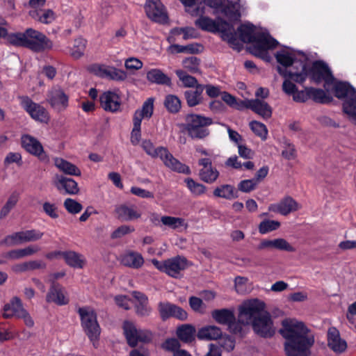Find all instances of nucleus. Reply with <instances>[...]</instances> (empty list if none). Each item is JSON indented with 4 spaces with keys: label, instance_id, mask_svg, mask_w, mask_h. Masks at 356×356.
Segmentation results:
<instances>
[{
    "label": "nucleus",
    "instance_id": "obj_25",
    "mask_svg": "<svg viewBox=\"0 0 356 356\" xmlns=\"http://www.w3.org/2000/svg\"><path fill=\"white\" fill-rule=\"evenodd\" d=\"M100 104L105 111L117 112L120 108L121 101L117 93L107 91L100 96Z\"/></svg>",
    "mask_w": 356,
    "mask_h": 356
},
{
    "label": "nucleus",
    "instance_id": "obj_3",
    "mask_svg": "<svg viewBox=\"0 0 356 356\" xmlns=\"http://www.w3.org/2000/svg\"><path fill=\"white\" fill-rule=\"evenodd\" d=\"M265 303L258 299L246 300L239 307L238 322L252 324L254 331L264 337L274 334L275 327L269 314L264 311Z\"/></svg>",
    "mask_w": 356,
    "mask_h": 356
},
{
    "label": "nucleus",
    "instance_id": "obj_51",
    "mask_svg": "<svg viewBox=\"0 0 356 356\" xmlns=\"http://www.w3.org/2000/svg\"><path fill=\"white\" fill-rule=\"evenodd\" d=\"M280 226L278 221L273 220H265L260 222L259 225V232L261 234L277 229Z\"/></svg>",
    "mask_w": 356,
    "mask_h": 356
},
{
    "label": "nucleus",
    "instance_id": "obj_40",
    "mask_svg": "<svg viewBox=\"0 0 356 356\" xmlns=\"http://www.w3.org/2000/svg\"><path fill=\"white\" fill-rule=\"evenodd\" d=\"M24 231L14 232L6 236L1 242V245L8 247L15 246L26 243Z\"/></svg>",
    "mask_w": 356,
    "mask_h": 356
},
{
    "label": "nucleus",
    "instance_id": "obj_44",
    "mask_svg": "<svg viewBox=\"0 0 356 356\" xmlns=\"http://www.w3.org/2000/svg\"><path fill=\"white\" fill-rule=\"evenodd\" d=\"M1 38H5L6 41L11 44L26 47V32L8 33V29H6V35L1 36Z\"/></svg>",
    "mask_w": 356,
    "mask_h": 356
},
{
    "label": "nucleus",
    "instance_id": "obj_49",
    "mask_svg": "<svg viewBox=\"0 0 356 356\" xmlns=\"http://www.w3.org/2000/svg\"><path fill=\"white\" fill-rule=\"evenodd\" d=\"M164 105L170 113H177L181 108V102L179 99L172 95H169L165 97Z\"/></svg>",
    "mask_w": 356,
    "mask_h": 356
},
{
    "label": "nucleus",
    "instance_id": "obj_33",
    "mask_svg": "<svg viewBox=\"0 0 356 356\" xmlns=\"http://www.w3.org/2000/svg\"><path fill=\"white\" fill-rule=\"evenodd\" d=\"M121 262L126 266L132 268H139L143 265L144 259L140 253L129 251L122 255Z\"/></svg>",
    "mask_w": 356,
    "mask_h": 356
},
{
    "label": "nucleus",
    "instance_id": "obj_2",
    "mask_svg": "<svg viewBox=\"0 0 356 356\" xmlns=\"http://www.w3.org/2000/svg\"><path fill=\"white\" fill-rule=\"evenodd\" d=\"M282 325L280 332L286 340V354L288 356H308L314 339L309 334L307 327L296 319H285Z\"/></svg>",
    "mask_w": 356,
    "mask_h": 356
},
{
    "label": "nucleus",
    "instance_id": "obj_20",
    "mask_svg": "<svg viewBox=\"0 0 356 356\" xmlns=\"http://www.w3.org/2000/svg\"><path fill=\"white\" fill-rule=\"evenodd\" d=\"M300 208L301 206L295 200L291 197H286L277 203L270 204L268 210L286 216L291 212L298 211Z\"/></svg>",
    "mask_w": 356,
    "mask_h": 356
},
{
    "label": "nucleus",
    "instance_id": "obj_15",
    "mask_svg": "<svg viewBox=\"0 0 356 356\" xmlns=\"http://www.w3.org/2000/svg\"><path fill=\"white\" fill-rule=\"evenodd\" d=\"M47 101L57 112L65 111L69 106V96L62 88L58 86L48 91Z\"/></svg>",
    "mask_w": 356,
    "mask_h": 356
},
{
    "label": "nucleus",
    "instance_id": "obj_9",
    "mask_svg": "<svg viewBox=\"0 0 356 356\" xmlns=\"http://www.w3.org/2000/svg\"><path fill=\"white\" fill-rule=\"evenodd\" d=\"M79 314L84 331L95 346V342L100 334V327L95 311L90 307H82L79 309Z\"/></svg>",
    "mask_w": 356,
    "mask_h": 356
},
{
    "label": "nucleus",
    "instance_id": "obj_64",
    "mask_svg": "<svg viewBox=\"0 0 356 356\" xmlns=\"http://www.w3.org/2000/svg\"><path fill=\"white\" fill-rule=\"evenodd\" d=\"M44 213L51 218H57L58 217L57 207L54 204L46 202L42 205Z\"/></svg>",
    "mask_w": 356,
    "mask_h": 356
},
{
    "label": "nucleus",
    "instance_id": "obj_50",
    "mask_svg": "<svg viewBox=\"0 0 356 356\" xmlns=\"http://www.w3.org/2000/svg\"><path fill=\"white\" fill-rule=\"evenodd\" d=\"M252 131L262 140H265L268 136V129L265 124L257 121H252L250 123Z\"/></svg>",
    "mask_w": 356,
    "mask_h": 356
},
{
    "label": "nucleus",
    "instance_id": "obj_1",
    "mask_svg": "<svg viewBox=\"0 0 356 356\" xmlns=\"http://www.w3.org/2000/svg\"><path fill=\"white\" fill-rule=\"evenodd\" d=\"M311 79L316 83L323 81L325 89L333 84L334 95L343 100L344 113L356 121V90L349 83L335 81L330 68L322 61H316L312 65Z\"/></svg>",
    "mask_w": 356,
    "mask_h": 356
},
{
    "label": "nucleus",
    "instance_id": "obj_48",
    "mask_svg": "<svg viewBox=\"0 0 356 356\" xmlns=\"http://www.w3.org/2000/svg\"><path fill=\"white\" fill-rule=\"evenodd\" d=\"M184 181L186 184L187 188L193 195L200 196L205 193L206 186L203 184L195 181L191 178H187Z\"/></svg>",
    "mask_w": 356,
    "mask_h": 356
},
{
    "label": "nucleus",
    "instance_id": "obj_55",
    "mask_svg": "<svg viewBox=\"0 0 356 356\" xmlns=\"http://www.w3.org/2000/svg\"><path fill=\"white\" fill-rule=\"evenodd\" d=\"M257 185V179H245L238 183V189L243 193H249L253 191Z\"/></svg>",
    "mask_w": 356,
    "mask_h": 356
},
{
    "label": "nucleus",
    "instance_id": "obj_10",
    "mask_svg": "<svg viewBox=\"0 0 356 356\" xmlns=\"http://www.w3.org/2000/svg\"><path fill=\"white\" fill-rule=\"evenodd\" d=\"M209 6L214 9L216 14H221L230 22L239 20L241 14L238 4L229 0H203Z\"/></svg>",
    "mask_w": 356,
    "mask_h": 356
},
{
    "label": "nucleus",
    "instance_id": "obj_57",
    "mask_svg": "<svg viewBox=\"0 0 356 356\" xmlns=\"http://www.w3.org/2000/svg\"><path fill=\"white\" fill-rule=\"evenodd\" d=\"M235 288L238 293H245L249 291L248 286V280L243 277H237L235 278Z\"/></svg>",
    "mask_w": 356,
    "mask_h": 356
},
{
    "label": "nucleus",
    "instance_id": "obj_58",
    "mask_svg": "<svg viewBox=\"0 0 356 356\" xmlns=\"http://www.w3.org/2000/svg\"><path fill=\"white\" fill-rule=\"evenodd\" d=\"M189 305L191 309L196 312L203 313L205 310V305L199 298L191 297L189 298Z\"/></svg>",
    "mask_w": 356,
    "mask_h": 356
},
{
    "label": "nucleus",
    "instance_id": "obj_17",
    "mask_svg": "<svg viewBox=\"0 0 356 356\" xmlns=\"http://www.w3.org/2000/svg\"><path fill=\"white\" fill-rule=\"evenodd\" d=\"M211 316L218 323L227 325L230 332H241V326L235 323V316L232 310L216 309L212 312Z\"/></svg>",
    "mask_w": 356,
    "mask_h": 356
},
{
    "label": "nucleus",
    "instance_id": "obj_32",
    "mask_svg": "<svg viewBox=\"0 0 356 356\" xmlns=\"http://www.w3.org/2000/svg\"><path fill=\"white\" fill-rule=\"evenodd\" d=\"M154 99L149 97L144 102L142 108L135 111L133 119L142 122L143 119H149L154 112Z\"/></svg>",
    "mask_w": 356,
    "mask_h": 356
},
{
    "label": "nucleus",
    "instance_id": "obj_61",
    "mask_svg": "<svg viewBox=\"0 0 356 356\" xmlns=\"http://www.w3.org/2000/svg\"><path fill=\"white\" fill-rule=\"evenodd\" d=\"M3 259L6 262L7 260H18L23 258L21 248L14 249L4 252L1 254Z\"/></svg>",
    "mask_w": 356,
    "mask_h": 356
},
{
    "label": "nucleus",
    "instance_id": "obj_37",
    "mask_svg": "<svg viewBox=\"0 0 356 356\" xmlns=\"http://www.w3.org/2000/svg\"><path fill=\"white\" fill-rule=\"evenodd\" d=\"M29 15L33 19L42 24H51L56 19L55 13L50 9L41 10H33L29 12Z\"/></svg>",
    "mask_w": 356,
    "mask_h": 356
},
{
    "label": "nucleus",
    "instance_id": "obj_41",
    "mask_svg": "<svg viewBox=\"0 0 356 356\" xmlns=\"http://www.w3.org/2000/svg\"><path fill=\"white\" fill-rule=\"evenodd\" d=\"M19 200V193L17 191L12 193L8 197L6 202L0 211V218H6L10 211L16 206Z\"/></svg>",
    "mask_w": 356,
    "mask_h": 356
},
{
    "label": "nucleus",
    "instance_id": "obj_27",
    "mask_svg": "<svg viewBox=\"0 0 356 356\" xmlns=\"http://www.w3.org/2000/svg\"><path fill=\"white\" fill-rule=\"evenodd\" d=\"M46 300L48 302H54L58 305L68 303L65 289L59 284H53L47 294Z\"/></svg>",
    "mask_w": 356,
    "mask_h": 356
},
{
    "label": "nucleus",
    "instance_id": "obj_24",
    "mask_svg": "<svg viewBox=\"0 0 356 356\" xmlns=\"http://www.w3.org/2000/svg\"><path fill=\"white\" fill-rule=\"evenodd\" d=\"M257 249L259 250L276 249L287 252L295 251V248L286 240L282 238L273 240L264 239L258 245Z\"/></svg>",
    "mask_w": 356,
    "mask_h": 356
},
{
    "label": "nucleus",
    "instance_id": "obj_43",
    "mask_svg": "<svg viewBox=\"0 0 356 356\" xmlns=\"http://www.w3.org/2000/svg\"><path fill=\"white\" fill-rule=\"evenodd\" d=\"M200 179L208 184H212L214 181H216V179L219 177V172L217 170L216 168H213V166L205 168H201L200 170Z\"/></svg>",
    "mask_w": 356,
    "mask_h": 356
},
{
    "label": "nucleus",
    "instance_id": "obj_12",
    "mask_svg": "<svg viewBox=\"0 0 356 356\" xmlns=\"http://www.w3.org/2000/svg\"><path fill=\"white\" fill-rule=\"evenodd\" d=\"M124 333L130 346H136L139 341L149 342L152 339V334L148 330L137 329L130 321H125L123 325Z\"/></svg>",
    "mask_w": 356,
    "mask_h": 356
},
{
    "label": "nucleus",
    "instance_id": "obj_39",
    "mask_svg": "<svg viewBox=\"0 0 356 356\" xmlns=\"http://www.w3.org/2000/svg\"><path fill=\"white\" fill-rule=\"evenodd\" d=\"M161 220L163 226L172 229L179 231L187 227L185 220L181 218L163 216H161Z\"/></svg>",
    "mask_w": 356,
    "mask_h": 356
},
{
    "label": "nucleus",
    "instance_id": "obj_6",
    "mask_svg": "<svg viewBox=\"0 0 356 356\" xmlns=\"http://www.w3.org/2000/svg\"><path fill=\"white\" fill-rule=\"evenodd\" d=\"M195 25L202 30L216 33L220 32L223 40L231 45L238 44L237 34L232 24L218 18L215 21L208 17L201 16L195 22Z\"/></svg>",
    "mask_w": 356,
    "mask_h": 356
},
{
    "label": "nucleus",
    "instance_id": "obj_52",
    "mask_svg": "<svg viewBox=\"0 0 356 356\" xmlns=\"http://www.w3.org/2000/svg\"><path fill=\"white\" fill-rule=\"evenodd\" d=\"M141 122H138V120H135L133 119V129L131 133V143L134 145L139 144L141 138L140 131Z\"/></svg>",
    "mask_w": 356,
    "mask_h": 356
},
{
    "label": "nucleus",
    "instance_id": "obj_29",
    "mask_svg": "<svg viewBox=\"0 0 356 356\" xmlns=\"http://www.w3.org/2000/svg\"><path fill=\"white\" fill-rule=\"evenodd\" d=\"M245 106L264 119L270 118L272 115V108L264 100L259 99H249L245 102Z\"/></svg>",
    "mask_w": 356,
    "mask_h": 356
},
{
    "label": "nucleus",
    "instance_id": "obj_59",
    "mask_svg": "<svg viewBox=\"0 0 356 356\" xmlns=\"http://www.w3.org/2000/svg\"><path fill=\"white\" fill-rule=\"evenodd\" d=\"M26 243L33 242L42 238L44 233L37 229H29L24 231Z\"/></svg>",
    "mask_w": 356,
    "mask_h": 356
},
{
    "label": "nucleus",
    "instance_id": "obj_63",
    "mask_svg": "<svg viewBox=\"0 0 356 356\" xmlns=\"http://www.w3.org/2000/svg\"><path fill=\"white\" fill-rule=\"evenodd\" d=\"M219 344L225 350L232 351L235 346L234 341L229 336H224L219 338Z\"/></svg>",
    "mask_w": 356,
    "mask_h": 356
},
{
    "label": "nucleus",
    "instance_id": "obj_4",
    "mask_svg": "<svg viewBox=\"0 0 356 356\" xmlns=\"http://www.w3.org/2000/svg\"><path fill=\"white\" fill-rule=\"evenodd\" d=\"M275 58L280 65L277 71L283 77L289 76L293 81L302 83L309 75L311 76L312 67H309L308 58L302 52L285 47L276 53Z\"/></svg>",
    "mask_w": 356,
    "mask_h": 356
},
{
    "label": "nucleus",
    "instance_id": "obj_60",
    "mask_svg": "<svg viewBox=\"0 0 356 356\" xmlns=\"http://www.w3.org/2000/svg\"><path fill=\"white\" fill-rule=\"evenodd\" d=\"M134 231V228L129 225H122L118 227L112 234L113 238H121L124 235L130 234Z\"/></svg>",
    "mask_w": 356,
    "mask_h": 356
},
{
    "label": "nucleus",
    "instance_id": "obj_46",
    "mask_svg": "<svg viewBox=\"0 0 356 356\" xmlns=\"http://www.w3.org/2000/svg\"><path fill=\"white\" fill-rule=\"evenodd\" d=\"M175 73L184 87L195 88L198 85L197 79L188 74L185 71L182 70H177Z\"/></svg>",
    "mask_w": 356,
    "mask_h": 356
},
{
    "label": "nucleus",
    "instance_id": "obj_23",
    "mask_svg": "<svg viewBox=\"0 0 356 356\" xmlns=\"http://www.w3.org/2000/svg\"><path fill=\"white\" fill-rule=\"evenodd\" d=\"M187 267V261L181 257H175L165 261L164 273L168 275L177 277L181 271Z\"/></svg>",
    "mask_w": 356,
    "mask_h": 356
},
{
    "label": "nucleus",
    "instance_id": "obj_7",
    "mask_svg": "<svg viewBox=\"0 0 356 356\" xmlns=\"http://www.w3.org/2000/svg\"><path fill=\"white\" fill-rule=\"evenodd\" d=\"M141 146L144 151L152 158H160L165 166L170 169L184 174H189V168L176 159L168 150L163 147L155 148L149 140L142 142Z\"/></svg>",
    "mask_w": 356,
    "mask_h": 356
},
{
    "label": "nucleus",
    "instance_id": "obj_26",
    "mask_svg": "<svg viewBox=\"0 0 356 356\" xmlns=\"http://www.w3.org/2000/svg\"><path fill=\"white\" fill-rule=\"evenodd\" d=\"M54 184L58 190H64L65 193L68 195H76L79 192L77 182L72 178L63 175L55 176Z\"/></svg>",
    "mask_w": 356,
    "mask_h": 356
},
{
    "label": "nucleus",
    "instance_id": "obj_22",
    "mask_svg": "<svg viewBox=\"0 0 356 356\" xmlns=\"http://www.w3.org/2000/svg\"><path fill=\"white\" fill-rule=\"evenodd\" d=\"M25 310L20 298L14 296L3 306L1 314L4 318H19Z\"/></svg>",
    "mask_w": 356,
    "mask_h": 356
},
{
    "label": "nucleus",
    "instance_id": "obj_62",
    "mask_svg": "<svg viewBox=\"0 0 356 356\" xmlns=\"http://www.w3.org/2000/svg\"><path fill=\"white\" fill-rule=\"evenodd\" d=\"M17 163L21 165L22 163V155L19 152H9L4 159L5 165H10L11 163Z\"/></svg>",
    "mask_w": 356,
    "mask_h": 356
},
{
    "label": "nucleus",
    "instance_id": "obj_21",
    "mask_svg": "<svg viewBox=\"0 0 356 356\" xmlns=\"http://www.w3.org/2000/svg\"><path fill=\"white\" fill-rule=\"evenodd\" d=\"M114 213L121 221H132L141 217V213L134 205L118 204L115 206Z\"/></svg>",
    "mask_w": 356,
    "mask_h": 356
},
{
    "label": "nucleus",
    "instance_id": "obj_38",
    "mask_svg": "<svg viewBox=\"0 0 356 356\" xmlns=\"http://www.w3.org/2000/svg\"><path fill=\"white\" fill-rule=\"evenodd\" d=\"M203 90L204 86L197 85L194 90H188L185 92V97L189 106H195L202 102Z\"/></svg>",
    "mask_w": 356,
    "mask_h": 356
},
{
    "label": "nucleus",
    "instance_id": "obj_5",
    "mask_svg": "<svg viewBox=\"0 0 356 356\" xmlns=\"http://www.w3.org/2000/svg\"><path fill=\"white\" fill-rule=\"evenodd\" d=\"M240 40L243 42L251 43L250 52L264 60H269L268 50L274 49L278 42L269 33L261 29H257L250 23H245L238 29Z\"/></svg>",
    "mask_w": 356,
    "mask_h": 356
},
{
    "label": "nucleus",
    "instance_id": "obj_45",
    "mask_svg": "<svg viewBox=\"0 0 356 356\" xmlns=\"http://www.w3.org/2000/svg\"><path fill=\"white\" fill-rule=\"evenodd\" d=\"M309 99L316 102L327 103L331 100L330 97L322 89L309 88Z\"/></svg>",
    "mask_w": 356,
    "mask_h": 356
},
{
    "label": "nucleus",
    "instance_id": "obj_34",
    "mask_svg": "<svg viewBox=\"0 0 356 356\" xmlns=\"http://www.w3.org/2000/svg\"><path fill=\"white\" fill-rule=\"evenodd\" d=\"M54 161L55 166L66 175L72 176H80L81 175V172L77 166L63 159L55 158Z\"/></svg>",
    "mask_w": 356,
    "mask_h": 356
},
{
    "label": "nucleus",
    "instance_id": "obj_28",
    "mask_svg": "<svg viewBox=\"0 0 356 356\" xmlns=\"http://www.w3.org/2000/svg\"><path fill=\"white\" fill-rule=\"evenodd\" d=\"M327 345L335 353H342L347 348L346 342L343 340L339 332L335 327H330L327 331Z\"/></svg>",
    "mask_w": 356,
    "mask_h": 356
},
{
    "label": "nucleus",
    "instance_id": "obj_53",
    "mask_svg": "<svg viewBox=\"0 0 356 356\" xmlns=\"http://www.w3.org/2000/svg\"><path fill=\"white\" fill-rule=\"evenodd\" d=\"M161 347L163 350L172 353L173 354L181 350L179 340L175 338L167 339L162 343Z\"/></svg>",
    "mask_w": 356,
    "mask_h": 356
},
{
    "label": "nucleus",
    "instance_id": "obj_42",
    "mask_svg": "<svg viewBox=\"0 0 356 356\" xmlns=\"http://www.w3.org/2000/svg\"><path fill=\"white\" fill-rule=\"evenodd\" d=\"M147 79L148 81L158 84H170V79L158 69L149 70L147 73Z\"/></svg>",
    "mask_w": 356,
    "mask_h": 356
},
{
    "label": "nucleus",
    "instance_id": "obj_54",
    "mask_svg": "<svg viewBox=\"0 0 356 356\" xmlns=\"http://www.w3.org/2000/svg\"><path fill=\"white\" fill-rule=\"evenodd\" d=\"M184 67L191 73L199 71L200 60L196 57L186 58L182 62Z\"/></svg>",
    "mask_w": 356,
    "mask_h": 356
},
{
    "label": "nucleus",
    "instance_id": "obj_56",
    "mask_svg": "<svg viewBox=\"0 0 356 356\" xmlns=\"http://www.w3.org/2000/svg\"><path fill=\"white\" fill-rule=\"evenodd\" d=\"M64 207L69 213L74 214L79 213L83 209L80 203L71 198L65 200Z\"/></svg>",
    "mask_w": 356,
    "mask_h": 356
},
{
    "label": "nucleus",
    "instance_id": "obj_13",
    "mask_svg": "<svg viewBox=\"0 0 356 356\" xmlns=\"http://www.w3.org/2000/svg\"><path fill=\"white\" fill-rule=\"evenodd\" d=\"M22 147L29 154L37 157L40 161L47 163L49 161L41 143L35 137L24 134L21 137Z\"/></svg>",
    "mask_w": 356,
    "mask_h": 356
},
{
    "label": "nucleus",
    "instance_id": "obj_14",
    "mask_svg": "<svg viewBox=\"0 0 356 356\" xmlns=\"http://www.w3.org/2000/svg\"><path fill=\"white\" fill-rule=\"evenodd\" d=\"M21 105L34 120L46 124L49 121L50 117L47 109L29 97H22Z\"/></svg>",
    "mask_w": 356,
    "mask_h": 356
},
{
    "label": "nucleus",
    "instance_id": "obj_11",
    "mask_svg": "<svg viewBox=\"0 0 356 356\" xmlns=\"http://www.w3.org/2000/svg\"><path fill=\"white\" fill-rule=\"evenodd\" d=\"M26 47L33 51L40 52L53 49V42L42 33L28 29L26 31Z\"/></svg>",
    "mask_w": 356,
    "mask_h": 356
},
{
    "label": "nucleus",
    "instance_id": "obj_47",
    "mask_svg": "<svg viewBox=\"0 0 356 356\" xmlns=\"http://www.w3.org/2000/svg\"><path fill=\"white\" fill-rule=\"evenodd\" d=\"M86 41L81 38L76 39L74 42L73 47L70 49V54L74 58L81 57L85 51Z\"/></svg>",
    "mask_w": 356,
    "mask_h": 356
},
{
    "label": "nucleus",
    "instance_id": "obj_16",
    "mask_svg": "<svg viewBox=\"0 0 356 356\" xmlns=\"http://www.w3.org/2000/svg\"><path fill=\"white\" fill-rule=\"evenodd\" d=\"M90 71L99 77L115 81H124L127 76V73L124 70L103 64H94L91 65Z\"/></svg>",
    "mask_w": 356,
    "mask_h": 356
},
{
    "label": "nucleus",
    "instance_id": "obj_18",
    "mask_svg": "<svg viewBox=\"0 0 356 356\" xmlns=\"http://www.w3.org/2000/svg\"><path fill=\"white\" fill-rule=\"evenodd\" d=\"M145 9L147 17L152 21L161 24L168 21L167 12L160 0H147Z\"/></svg>",
    "mask_w": 356,
    "mask_h": 356
},
{
    "label": "nucleus",
    "instance_id": "obj_36",
    "mask_svg": "<svg viewBox=\"0 0 356 356\" xmlns=\"http://www.w3.org/2000/svg\"><path fill=\"white\" fill-rule=\"evenodd\" d=\"M176 334L181 341L190 343L195 339V329L191 325L184 324L177 327Z\"/></svg>",
    "mask_w": 356,
    "mask_h": 356
},
{
    "label": "nucleus",
    "instance_id": "obj_30",
    "mask_svg": "<svg viewBox=\"0 0 356 356\" xmlns=\"http://www.w3.org/2000/svg\"><path fill=\"white\" fill-rule=\"evenodd\" d=\"M213 194L215 197L227 200H232L238 197V191L231 184H222L217 186L214 188Z\"/></svg>",
    "mask_w": 356,
    "mask_h": 356
},
{
    "label": "nucleus",
    "instance_id": "obj_35",
    "mask_svg": "<svg viewBox=\"0 0 356 356\" xmlns=\"http://www.w3.org/2000/svg\"><path fill=\"white\" fill-rule=\"evenodd\" d=\"M63 258L67 265L75 268H83L86 262L85 257L82 254L74 251L63 252Z\"/></svg>",
    "mask_w": 356,
    "mask_h": 356
},
{
    "label": "nucleus",
    "instance_id": "obj_8",
    "mask_svg": "<svg viewBox=\"0 0 356 356\" xmlns=\"http://www.w3.org/2000/svg\"><path fill=\"white\" fill-rule=\"evenodd\" d=\"M212 119L197 114H188L185 117L184 129L192 138H204L209 134L207 126L211 124Z\"/></svg>",
    "mask_w": 356,
    "mask_h": 356
},
{
    "label": "nucleus",
    "instance_id": "obj_19",
    "mask_svg": "<svg viewBox=\"0 0 356 356\" xmlns=\"http://www.w3.org/2000/svg\"><path fill=\"white\" fill-rule=\"evenodd\" d=\"M158 309L161 318L163 320L173 317L181 321H185L188 318V314L184 309L169 302H159Z\"/></svg>",
    "mask_w": 356,
    "mask_h": 356
},
{
    "label": "nucleus",
    "instance_id": "obj_31",
    "mask_svg": "<svg viewBox=\"0 0 356 356\" xmlns=\"http://www.w3.org/2000/svg\"><path fill=\"white\" fill-rule=\"evenodd\" d=\"M197 337L201 340H217L222 337V332L216 325H206L198 330Z\"/></svg>",
    "mask_w": 356,
    "mask_h": 356
}]
</instances>
